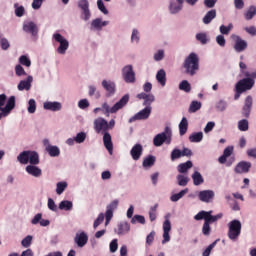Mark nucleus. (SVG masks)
Wrapping results in <instances>:
<instances>
[{"instance_id": "obj_1", "label": "nucleus", "mask_w": 256, "mask_h": 256, "mask_svg": "<svg viewBox=\"0 0 256 256\" xmlns=\"http://www.w3.org/2000/svg\"><path fill=\"white\" fill-rule=\"evenodd\" d=\"M212 213L213 211H200L194 216L195 221H201L204 219L202 233L205 237H209L211 235V223H216V221H219V219L223 217V214L213 216L211 215Z\"/></svg>"}, {"instance_id": "obj_2", "label": "nucleus", "mask_w": 256, "mask_h": 256, "mask_svg": "<svg viewBox=\"0 0 256 256\" xmlns=\"http://www.w3.org/2000/svg\"><path fill=\"white\" fill-rule=\"evenodd\" d=\"M244 74L243 79L239 80L235 87L242 90L243 93L246 91H251L253 87H255V79H256V70L249 72V71H241Z\"/></svg>"}, {"instance_id": "obj_3", "label": "nucleus", "mask_w": 256, "mask_h": 256, "mask_svg": "<svg viewBox=\"0 0 256 256\" xmlns=\"http://www.w3.org/2000/svg\"><path fill=\"white\" fill-rule=\"evenodd\" d=\"M129 99H130L129 94H125L112 107H110L107 102H104L101 105L102 113L106 115V117H109V115H113L118 111H121V109H123L127 105V103H129Z\"/></svg>"}, {"instance_id": "obj_4", "label": "nucleus", "mask_w": 256, "mask_h": 256, "mask_svg": "<svg viewBox=\"0 0 256 256\" xmlns=\"http://www.w3.org/2000/svg\"><path fill=\"white\" fill-rule=\"evenodd\" d=\"M184 69L186 75L190 77H195L197 71L199 70V55L195 52H191L188 57L184 60Z\"/></svg>"}, {"instance_id": "obj_5", "label": "nucleus", "mask_w": 256, "mask_h": 256, "mask_svg": "<svg viewBox=\"0 0 256 256\" xmlns=\"http://www.w3.org/2000/svg\"><path fill=\"white\" fill-rule=\"evenodd\" d=\"M52 39L56 41V43H59L58 48L56 49L57 53L59 55H65L67 53V50L69 49V40L61 35V33L56 32L52 35Z\"/></svg>"}, {"instance_id": "obj_6", "label": "nucleus", "mask_w": 256, "mask_h": 256, "mask_svg": "<svg viewBox=\"0 0 256 256\" xmlns=\"http://www.w3.org/2000/svg\"><path fill=\"white\" fill-rule=\"evenodd\" d=\"M228 237L231 241H237L239 239V235H241V221L232 220L228 224Z\"/></svg>"}, {"instance_id": "obj_7", "label": "nucleus", "mask_w": 256, "mask_h": 256, "mask_svg": "<svg viewBox=\"0 0 256 256\" xmlns=\"http://www.w3.org/2000/svg\"><path fill=\"white\" fill-rule=\"evenodd\" d=\"M24 33H28L33 38V41L39 39V26L33 21H24L22 25Z\"/></svg>"}, {"instance_id": "obj_8", "label": "nucleus", "mask_w": 256, "mask_h": 256, "mask_svg": "<svg viewBox=\"0 0 256 256\" xmlns=\"http://www.w3.org/2000/svg\"><path fill=\"white\" fill-rule=\"evenodd\" d=\"M155 147H161L164 143L171 144V130H166L163 133L156 135L153 139Z\"/></svg>"}, {"instance_id": "obj_9", "label": "nucleus", "mask_w": 256, "mask_h": 256, "mask_svg": "<svg viewBox=\"0 0 256 256\" xmlns=\"http://www.w3.org/2000/svg\"><path fill=\"white\" fill-rule=\"evenodd\" d=\"M151 111H153L152 107H144V109L130 117L128 123H134V121H145V119H149V117H151Z\"/></svg>"}, {"instance_id": "obj_10", "label": "nucleus", "mask_w": 256, "mask_h": 256, "mask_svg": "<svg viewBox=\"0 0 256 256\" xmlns=\"http://www.w3.org/2000/svg\"><path fill=\"white\" fill-rule=\"evenodd\" d=\"M233 151H234L233 146L226 147L223 151L222 156H220L218 159L219 163L221 165H225V163H226L227 167H231V165H233V162L235 161V158H230L227 161V157H231V155H233Z\"/></svg>"}, {"instance_id": "obj_11", "label": "nucleus", "mask_w": 256, "mask_h": 256, "mask_svg": "<svg viewBox=\"0 0 256 256\" xmlns=\"http://www.w3.org/2000/svg\"><path fill=\"white\" fill-rule=\"evenodd\" d=\"M122 78L125 83L133 84L136 81L133 65L129 64L122 68Z\"/></svg>"}, {"instance_id": "obj_12", "label": "nucleus", "mask_w": 256, "mask_h": 256, "mask_svg": "<svg viewBox=\"0 0 256 256\" xmlns=\"http://www.w3.org/2000/svg\"><path fill=\"white\" fill-rule=\"evenodd\" d=\"M109 20H103V18H95L90 23V31L94 33L103 31V27L109 25Z\"/></svg>"}, {"instance_id": "obj_13", "label": "nucleus", "mask_w": 256, "mask_h": 256, "mask_svg": "<svg viewBox=\"0 0 256 256\" xmlns=\"http://www.w3.org/2000/svg\"><path fill=\"white\" fill-rule=\"evenodd\" d=\"M183 3H185V0H170L168 6L170 15L181 13L183 11Z\"/></svg>"}, {"instance_id": "obj_14", "label": "nucleus", "mask_w": 256, "mask_h": 256, "mask_svg": "<svg viewBox=\"0 0 256 256\" xmlns=\"http://www.w3.org/2000/svg\"><path fill=\"white\" fill-rule=\"evenodd\" d=\"M198 199L202 201V203H213L215 192L213 190H202L198 193Z\"/></svg>"}, {"instance_id": "obj_15", "label": "nucleus", "mask_w": 256, "mask_h": 256, "mask_svg": "<svg viewBox=\"0 0 256 256\" xmlns=\"http://www.w3.org/2000/svg\"><path fill=\"white\" fill-rule=\"evenodd\" d=\"M137 99L140 100H144L142 105L144 107H151V104L155 103V95H153L152 93H145V92H141L139 94H137Z\"/></svg>"}, {"instance_id": "obj_16", "label": "nucleus", "mask_w": 256, "mask_h": 256, "mask_svg": "<svg viewBox=\"0 0 256 256\" xmlns=\"http://www.w3.org/2000/svg\"><path fill=\"white\" fill-rule=\"evenodd\" d=\"M43 145L45 147V151L48 152L50 157H59V155H61V150L59 149V147L50 145L49 139H44Z\"/></svg>"}, {"instance_id": "obj_17", "label": "nucleus", "mask_w": 256, "mask_h": 256, "mask_svg": "<svg viewBox=\"0 0 256 256\" xmlns=\"http://www.w3.org/2000/svg\"><path fill=\"white\" fill-rule=\"evenodd\" d=\"M15 109V96H10L6 102V105L3 107V117H8L11 114V110Z\"/></svg>"}, {"instance_id": "obj_18", "label": "nucleus", "mask_w": 256, "mask_h": 256, "mask_svg": "<svg viewBox=\"0 0 256 256\" xmlns=\"http://www.w3.org/2000/svg\"><path fill=\"white\" fill-rule=\"evenodd\" d=\"M253 108V96L248 95L245 98L244 106L242 108V114L244 117H249L251 115V109Z\"/></svg>"}, {"instance_id": "obj_19", "label": "nucleus", "mask_w": 256, "mask_h": 256, "mask_svg": "<svg viewBox=\"0 0 256 256\" xmlns=\"http://www.w3.org/2000/svg\"><path fill=\"white\" fill-rule=\"evenodd\" d=\"M31 83H33V76L29 75L26 79L21 80L18 85V91H30L31 90Z\"/></svg>"}, {"instance_id": "obj_20", "label": "nucleus", "mask_w": 256, "mask_h": 256, "mask_svg": "<svg viewBox=\"0 0 256 256\" xmlns=\"http://www.w3.org/2000/svg\"><path fill=\"white\" fill-rule=\"evenodd\" d=\"M235 37V44H234V50L236 53H243L245 49H247V41L243 40L239 36H234Z\"/></svg>"}, {"instance_id": "obj_21", "label": "nucleus", "mask_w": 256, "mask_h": 256, "mask_svg": "<svg viewBox=\"0 0 256 256\" xmlns=\"http://www.w3.org/2000/svg\"><path fill=\"white\" fill-rule=\"evenodd\" d=\"M130 155L134 161H139L143 155V146L141 144H136L132 147Z\"/></svg>"}, {"instance_id": "obj_22", "label": "nucleus", "mask_w": 256, "mask_h": 256, "mask_svg": "<svg viewBox=\"0 0 256 256\" xmlns=\"http://www.w3.org/2000/svg\"><path fill=\"white\" fill-rule=\"evenodd\" d=\"M250 169H251V162L241 161L236 165L234 171L235 173L243 174V173H247Z\"/></svg>"}, {"instance_id": "obj_23", "label": "nucleus", "mask_w": 256, "mask_h": 256, "mask_svg": "<svg viewBox=\"0 0 256 256\" xmlns=\"http://www.w3.org/2000/svg\"><path fill=\"white\" fill-rule=\"evenodd\" d=\"M101 85L103 87V89H105V91H107V93L109 95H115V91H116V85L115 82L111 81V80H102Z\"/></svg>"}, {"instance_id": "obj_24", "label": "nucleus", "mask_w": 256, "mask_h": 256, "mask_svg": "<svg viewBox=\"0 0 256 256\" xmlns=\"http://www.w3.org/2000/svg\"><path fill=\"white\" fill-rule=\"evenodd\" d=\"M43 107L46 111L57 112V111H61L62 105L60 102H57V101H54V102L47 101L43 103Z\"/></svg>"}, {"instance_id": "obj_25", "label": "nucleus", "mask_w": 256, "mask_h": 256, "mask_svg": "<svg viewBox=\"0 0 256 256\" xmlns=\"http://www.w3.org/2000/svg\"><path fill=\"white\" fill-rule=\"evenodd\" d=\"M74 241L78 247H85L87 241H89V236L85 232H81L80 234H76Z\"/></svg>"}, {"instance_id": "obj_26", "label": "nucleus", "mask_w": 256, "mask_h": 256, "mask_svg": "<svg viewBox=\"0 0 256 256\" xmlns=\"http://www.w3.org/2000/svg\"><path fill=\"white\" fill-rule=\"evenodd\" d=\"M104 147H106L108 153L113 155V141L111 140V134L105 132L103 136Z\"/></svg>"}, {"instance_id": "obj_27", "label": "nucleus", "mask_w": 256, "mask_h": 256, "mask_svg": "<svg viewBox=\"0 0 256 256\" xmlns=\"http://www.w3.org/2000/svg\"><path fill=\"white\" fill-rule=\"evenodd\" d=\"M26 173L28 175H32V177H41V175H43V171L41 170V168L35 165H28L26 167Z\"/></svg>"}, {"instance_id": "obj_28", "label": "nucleus", "mask_w": 256, "mask_h": 256, "mask_svg": "<svg viewBox=\"0 0 256 256\" xmlns=\"http://www.w3.org/2000/svg\"><path fill=\"white\" fill-rule=\"evenodd\" d=\"M156 81L161 84L162 87H165L167 84V72L164 69L158 70L156 73Z\"/></svg>"}, {"instance_id": "obj_29", "label": "nucleus", "mask_w": 256, "mask_h": 256, "mask_svg": "<svg viewBox=\"0 0 256 256\" xmlns=\"http://www.w3.org/2000/svg\"><path fill=\"white\" fill-rule=\"evenodd\" d=\"M215 17H217V10L212 9L204 15L202 18V23H204V25H209V23H211Z\"/></svg>"}, {"instance_id": "obj_30", "label": "nucleus", "mask_w": 256, "mask_h": 256, "mask_svg": "<svg viewBox=\"0 0 256 256\" xmlns=\"http://www.w3.org/2000/svg\"><path fill=\"white\" fill-rule=\"evenodd\" d=\"M94 129H109V122L104 118H97L94 120Z\"/></svg>"}, {"instance_id": "obj_31", "label": "nucleus", "mask_w": 256, "mask_h": 256, "mask_svg": "<svg viewBox=\"0 0 256 256\" xmlns=\"http://www.w3.org/2000/svg\"><path fill=\"white\" fill-rule=\"evenodd\" d=\"M187 193H189V188H185L184 190H181L179 193L173 194L170 197V201H172L173 203H177V201H179V199H183V197H185Z\"/></svg>"}, {"instance_id": "obj_32", "label": "nucleus", "mask_w": 256, "mask_h": 256, "mask_svg": "<svg viewBox=\"0 0 256 256\" xmlns=\"http://www.w3.org/2000/svg\"><path fill=\"white\" fill-rule=\"evenodd\" d=\"M29 154H30L29 150L23 151L17 156V161H19L21 165H27V163H29Z\"/></svg>"}, {"instance_id": "obj_33", "label": "nucleus", "mask_w": 256, "mask_h": 256, "mask_svg": "<svg viewBox=\"0 0 256 256\" xmlns=\"http://www.w3.org/2000/svg\"><path fill=\"white\" fill-rule=\"evenodd\" d=\"M141 41V34L138 29L134 28L131 34V43L133 45H139Z\"/></svg>"}, {"instance_id": "obj_34", "label": "nucleus", "mask_w": 256, "mask_h": 256, "mask_svg": "<svg viewBox=\"0 0 256 256\" xmlns=\"http://www.w3.org/2000/svg\"><path fill=\"white\" fill-rule=\"evenodd\" d=\"M192 180H193V184L196 186L202 185V183H204L205 181L199 171H195L192 174Z\"/></svg>"}, {"instance_id": "obj_35", "label": "nucleus", "mask_w": 256, "mask_h": 256, "mask_svg": "<svg viewBox=\"0 0 256 256\" xmlns=\"http://www.w3.org/2000/svg\"><path fill=\"white\" fill-rule=\"evenodd\" d=\"M131 229V225L127 222L120 223L118 225V235H125L126 233H129Z\"/></svg>"}, {"instance_id": "obj_36", "label": "nucleus", "mask_w": 256, "mask_h": 256, "mask_svg": "<svg viewBox=\"0 0 256 256\" xmlns=\"http://www.w3.org/2000/svg\"><path fill=\"white\" fill-rule=\"evenodd\" d=\"M191 167H193V162H191V160H188L187 162L178 165V171L180 173H187V171H189Z\"/></svg>"}, {"instance_id": "obj_37", "label": "nucleus", "mask_w": 256, "mask_h": 256, "mask_svg": "<svg viewBox=\"0 0 256 256\" xmlns=\"http://www.w3.org/2000/svg\"><path fill=\"white\" fill-rule=\"evenodd\" d=\"M28 163L30 165H39V154L36 151H30Z\"/></svg>"}, {"instance_id": "obj_38", "label": "nucleus", "mask_w": 256, "mask_h": 256, "mask_svg": "<svg viewBox=\"0 0 256 256\" xmlns=\"http://www.w3.org/2000/svg\"><path fill=\"white\" fill-rule=\"evenodd\" d=\"M189 141L191 143H201L203 141V132H195L189 136Z\"/></svg>"}, {"instance_id": "obj_39", "label": "nucleus", "mask_w": 256, "mask_h": 256, "mask_svg": "<svg viewBox=\"0 0 256 256\" xmlns=\"http://www.w3.org/2000/svg\"><path fill=\"white\" fill-rule=\"evenodd\" d=\"M59 209H61V211H71V209H73V202L69 200H63L59 204Z\"/></svg>"}, {"instance_id": "obj_40", "label": "nucleus", "mask_w": 256, "mask_h": 256, "mask_svg": "<svg viewBox=\"0 0 256 256\" xmlns=\"http://www.w3.org/2000/svg\"><path fill=\"white\" fill-rule=\"evenodd\" d=\"M196 40L201 43V45H207L209 43V37L207 36V33L205 32H200L196 34Z\"/></svg>"}, {"instance_id": "obj_41", "label": "nucleus", "mask_w": 256, "mask_h": 256, "mask_svg": "<svg viewBox=\"0 0 256 256\" xmlns=\"http://www.w3.org/2000/svg\"><path fill=\"white\" fill-rule=\"evenodd\" d=\"M201 102L200 101H197V100H194L190 103V106H189V109H188V112L189 113H197V111H199V109H201Z\"/></svg>"}, {"instance_id": "obj_42", "label": "nucleus", "mask_w": 256, "mask_h": 256, "mask_svg": "<svg viewBox=\"0 0 256 256\" xmlns=\"http://www.w3.org/2000/svg\"><path fill=\"white\" fill-rule=\"evenodd\" d=\"M178 89L180 91H184V93H190L191 92V84L187 80H183L180 82Z\"/></svg>"}, {"instance_id": "obj_43", "label": "nucleus", "mask_w": 256, "mask_h": 256, "mask_svg": "<svg viewBox=\"0 0 256 256\" xmlns=\"http://www.w3.org/2000/svg\"><path fill=\"white\" fill-rule=\"evenodd\" d=\"M14 9L16 17H23V15H25V7L23 5H19V3H14Z\"/></svg>"}, {"instance_id": "obj_44", "label": "nucleus", "mask_w": 256, "mask_h": 256, "mask_svg": "<svg viewBox=\"0 0 256 256\" xmlns=\"http://www.w3.org/2000/svg\"><path fill=\"white\" fill-rule=\"evenodd\" d=\"M156 158L153 155H148L144 160H143V167H153L155 165Z\"/></svg>"}, {"instance_id": "obj_45", "label": "nucleus", "mask_w": 256, "mask_h": 256, "mask_svg": "<svg viewBox=\"0 0 256 256\" xmlns=\"http://www.w3.org/2000/svg\"><path fill=\"white\" fill-rule=\"evenodd\" d=\"M256 16V7L250 6L247 12L244 14L246 21H251Z\"/></svg>"}, {"instance_id": "obj_46", "label": "nucleus", "mask_w": 256, "mask_h": 256, "mask_svg": "<svg viewBox=\"0 0 256 256\" xmlns=\"http://www.w3.org/2000/svg\"><path fill=\"white\" fill-rule=\"evenodd\" d=\"M233 29V24L232 23H229L228 26H225V25H220L219 27V31H220V35H229V33H231Z\"/></svg>"}, {"instance_id": "obj_47", "label": "nucleus", "mask_w": 256, "mask_h": 256, "mask_svg": "<svg viewBox=\"0 0 256 256\" xmlns=\"http://www.w3.org/2000/svg\"><path fill=\"white\" fill-rule=\"evenodd\" d=\"M27 111L30 114H33L35 113V111H37V102L35 101V99L32 98L28 101Z\"/></svg>"}, {"instance_id": "obj_48", "label": "nucleus", "mask_w": 256, "mask_h": 256, "mask_svg": "<svg viewBox=\"0 0 256 256\" xmlns=\"http://www.w3.org/2000/svg\"><path fill=\"white\" fill-rule=\"evenodd\" d=\"M19 63L24 67H31V59L27 55H21L19 57Z\"/></svg>"}, {"instance_id": "obj_49", "label": "nucleus", "mask_w": 256, "mask_h": 256, "mask_svg": "<svg viewBox=\"0 0 256 256\" xmlns=\"http://www.w3.org/2000/svg\"><path fill=\"white\" fill-rule=\"evenodd\" d=\"M177 181H178V185L180 187H187V184L189 183V178L184 175L179 174L177 176Z\"/></svg>"}, {"instance_id": "obj_50", "label": "nucleus", "mask_w": 256, "mask_h": 256, "mask_svg": "<svg viewBox=\"0 0 256 256\" xmlns=\"http://www.w3.org/2000/svg\"><path fill=\"white\" fill-rule=\"evenodd\" d=\"M154 61H163L165 59V50L159 49L157 52L154 53L153 55Z\"/></svg>"}, {"instance_id": "obj_51", "label": "nucleus", "mask_w": 256, "mask_h": 256, "mask_svg": "<svg viewBox=\"0 0 256 256\" xmlns=\"http://www.w3.org/2000/svg\"><path fill=\"white\" fill-rule=\"evenodd\" d=\"M5 103H7V95L0 94V121L3 119V107H5Z\"/></svg>"}, {"instance_id": "obj_52", "label": "nucleus", "mask_w": 256, "mask_h": 256, "mask_svg": "<svg viewBox=\"0 0 256 256\" xmlns=\"http://www.w3.org/2000/svg\"><path fill=\"white\" fill-rule=\"evenodd\" d=\"M67 189V182H58L56 184L57 195H62V193Z\"/></svg>"}, {"instance_id": "obj_53", "label": "nucleus", "mask_w": 256, "mask_h": 256, "mask_svg": "<svg viewBox=\"0 0 256 256\" xmlns=\"http://www.w3.org/2000/svg\"><path fill=\"white\" fill-rule=\"evenodd\" d=\"M91 104L89 103V100L87 98L81 99L78 101V107L82 110L85 111L89 109V106Z\"/></svg>"}, {"instance_id": "obj_54", "label": "nucleus", "mask_w": 256, "mask_h": 256, "mask_svg": "<svg viewBox=\"0 0 256 256\" xmlns=\"http://www.w3.org/2000/svg\"><path fill=\"white\" fill-rule=\"evenodd\" d=\"M15 73L17 77H26L27 72H25V68L21 66V64H17L15 66Z\"/></svg>"}, {"instance_id": "obj_55", "label": "nucleus", "mask_w": 256, "mask_h": 256, "mask_svg": "<svg viewBox=\"0 0 256 256\" xmlns=\"http://www.w3.org/2000/svg\"><path fill=\"white\" fill-rule=\"evenodd\" d=\"M80 19L86 22L89 21L91 19V9L81 10Z\"/></svg>"}, {"instance_id": "obj_56", "label": "nucleus", "mask_w": 256, "mask_h": 256, "mask_svg": "<svg viewBox=\"0 0 256 256\" xmlns=\"http://www.w3.org/2000/svg\"><path fill=\"white\" fill-rule=\"evenodd\" d=\"M97 7L103 15H109V10L105 7V2H103V0H97Z\"/></svg>"}, {"instance_id": "obj_57", "label": "nucleus", "mask_w": 256, "mask_h": 256, "mask_svg": "<svg viewBox=\"0 0 256 256\" xmlns=\"http://www.w3.org/2000/svg\"><path fill=\"white\" fill-rule=\"evenodd\" d=\"M0 47L2 51H7L11 47V43H9V40L5 37L0 39Z\"/></svg>"}, {"instance_id": "obj_58", "label": "nucleus", "mask_w": 256, "mask_h": 256, "mask_svg": "<svg viewBox=\"0 0 256 256\" xmlns=\"http://www.w3.org/2000/svg\"><path fill=\"white\" fill-rule=\"evenodd\" d=\"M157 207H159V204H155L152 208H150V211H149L150 221H155V219H157Z\"/></svg>"}, {"instance_id": "obj_59", "label": "nucleus", "mask_w": 256, "mask_h": 256, "mask_svg": "<svg viewBox=\"0 0 256 256\" xmlns=\"http://www.w3.org/2000/svg\"><path fill=\"white\" fill-rule=\"evenodd\" d=\"M131 223L135 225V223H140L141 225H145V216L134 215L131 219Z\"/></svg>"}, {"instance_id": "obj_60", "label": "nucleus", "mask_w": 256, "mask_h": 256, "mask_svg": "<svg viewBox=\"0 0 256 256\" xmlns=\"http://www.w3.org/2000/svg\"><path fill=\"white\" fill-rule=\"evenodd\" d=\"M217 111L223 112L227 109V101L221 99L216 103Z\"/></svg>"}, {"instance_id": "obj_61", "label": "nucleus", "mask_w": 256, "mask_h": 256, "mask_svg": "<svg viewBox=\"0 0 256 256\" xmlns=\"http://www.w3.org/2000/svg\"><path fill=\"white\" fill-rule=\"evenodd\" d=\"M77 6H78V9H80V11L89 9V0H78Z\"/></svg>"}, {"instance_id": "obj_62", "label": "nucleus", "mask_w": 256, "mask_h": 256, "mask_svg": "<svg viewBox=\"0 0 256 256\" xmlns=\"http://www.w3.org/2000/svg\"><path fill=\"white\" fill-rule=\"evenodd\" d=\"M216 43L219 45V47H225L227 40H225V36L223 34H219L216 36Z\"/></svg>"}, {"instance_id": "obj_63", "label": "nucleus", "mask_w": 256, "mask_h": 256, "mask_svg": "<svg viewBox=\"0 0 256 256\" xmlns=\"http://www.w3.org/2000/svg\"><path fill=\"white\" fill-rule=\"evenodd\" d=\"M103 221H105V214L100 213L96 218V220L94 221V224H93L94 229H97V227H99V225H101Z\"/></svg>"}, {"instance_id": "obj_64", "label": "nucleus", "mask_w": 256, "mask_h": 256, "mask_svg": "<svg viewBox=\"0 0 256 256\" xmlns=\"http://www.w3.org/2000/svg\"><path fill=\"white\" fill-rule=\"evenodd\" d=\"M182 155H181V150L175 148L172 152H171V161H175V159H181Z\"/></svg>"}]
</instances>
